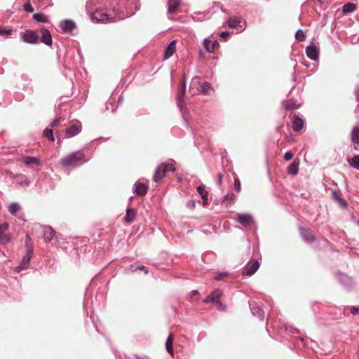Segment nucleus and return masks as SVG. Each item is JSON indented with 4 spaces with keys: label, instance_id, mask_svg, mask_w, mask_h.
Listing matches in <instances>:
<instances>
[{
    "label": "nucleus",
    "instance_id": "1a4fd4ad",
    "mask_svg": "<svg viewBox=\"0 0 359 359\" xmlns=\"http://www.w3.org/2000/svg\"><path fill=\"white\" fill-rule=\"evenodd\" d=\"M60 27L63 33L72 34L73 30L76 28V23L69 19L63 20L60 22Z\"/></svg>",
    "mask_w": 359,
    "mask_h": 359
},
{
    "label": "nucleus",
    "instance_id": "4c0bfd02",
    "mask_svg": "<svg viewBox=\"0 0 359 359\" xmlns=\"http://www.w3.org/2000/svg\"><path fill=\"white\" fill-rule=\"evenodd\" d=\"M43 135L51 142L55 141L53 130L51 128H46L44 129L43 131Z\"/></svg>",
    "mask_w": 359,
    "mask_h": 359
},
{
    "label": "nucleus",
    "instance_id": "bb28decb",
    "mask_svg": "<svg viewBox=\"0 0 359 359\" xmlns=\"http://www.w3.org/2000/svg\"><path fill=\"white\" fill-rule=\"evenodd\" d=\"M166 175V170H163L160 165L155 170L153 180L155 182L161 181Z\"/></svg>",
    "mask_w": 359,
    "mask_h": 359
},
{
    "label": "nucleus",
    "instance_id": "c03bdc74",
    "mask_svg": "<svg viewBox=\"0 0 359 359\" xmlns=\"http://www.w3.org/2000/svg\"><path fill=\"white\" fill-rule=\"evenodd\" d=\"M12 32V29H8L4 27H0V36L11 35Z\"/></svg>",
    "mask_w": 359,
    "mask_h": 359
},
{
    "label": "nucleus",
    "instance_id": "7c9ffc66",
    "mask_svg": "<svg viewBox=\"0 0 359 359\" xmlns=\"http://www.w3.org/2000/svg\"><path fill=\"white\" fill-rule=\"evenodd\" d=\"M226 23L229 28L236 29L240 27L241 20L238 17H230L227 19Z\"/></svg>",
    "mask_w": 359,
    "mask_h": 359
},
{
    "label": "nucleus",
    "instance_id": "b1692460",
    "mask_svg": "<svg viewBox=\"0 0 359 359\" xmlns=\"http://www.w3.org/2000/svg\"><path fill=\"white\" fill-rule=\"evenodd\" d=\"M175 164L176 162L173 159H169L167 163H162L160 164V166L163 168V170H166V173L169 171L175 172Z\"/></svg>",
    "mask_w": 359,
    "mask_h": 359
},
{
    "label": "nucleus",
    "instance_id": "ea45409f",
    "mask_svg": "<svg viewBox=\"0 0 359 359\" xmlns=\"http://www.w3.org/2000/svg\"><path fill=\"white\" fill-rule=\"evenodd\" d=\"M199 88L201 92L206 94L211 89V84L207 81H205L201 84Z\"/></svg>",
    "mask_w": 359,
    "mask_h": 359
},
{
    "label": "nucleus",
    "instance_id": "5701e85b",
    "mask_svg": "<svg viewBox=\"0 0 359 359\" xmlns=\"http://www.w3.org/2000/svg\"><path fill=\"white\" fill-rule=\"evenodd\" d=\"M92 19L96 20L97 22H104L109 18L108 15L103 10H96L92 14Z\"/></svg>",
    "mask_w": 359,
    "mask_h": 359
},
{
    "label": "nucleus",
    "instance_id": "ddd939ff",
    "mask_svg": "<svg viewBox=\"0 0 359 359\" xmlns=\"http://www.w3.org/2000/svg\"><path fill=\"white\" fill-rule=\"evenodd\" d=\"M351 142L353 144L354 150L359 151V126H355L351 130Z\"/></svg>",
    "mask_w": 359,
    "mask_h": 359
},
{
    "label": "nucleus",
    "instance_id": "6e6d98bb",
    "mask_svg": "<svg viewBox=\"0 0 359 359\" xmlns=\"http://www.w3.org/2000/svg\"><path fill=\"white\" fill-rule=\"evenodd\" d=\"M285 330L289 332H291V333H297L299 332V330L297 328L294 327L293 326H290V325L286 326Z\"/></svg>",
    "mask_w": 359,
    "mask_h": 359
},
{
    "label": "nucleus",
    "instance_id": "a19ab883",
    "mask_svg": "<svg viewBox=\"0 0 359 359\" xmlns=\"http://www.w3.org/2000/svg\"><path fill=\"white\" fill-rule=\"evenodd\" d=\"M295 39L298 41H303L306 39V34L302 29H298L295 33Z\"/></svg>",
    "mask_w": 359,
    "mask_h": 359
},
{
    "label": "nucleus",
    "instance_id": "bf43d9fd",
    "mask_svg": "<svg viewBox=\"0 0 359 359\" xmlns=\"http://www.w3.org/2000/svg\"><path fill=\"white\" fill-rule=\"evenodd\" d=\"M340 195L338 194V192L336 191V190H333L332 191V198L335 201L337 197H339Z\"/></svg>",
    "mask_w": 359,
    "mask_h": 359
},
{
    "label": "nucleus",
    "instance_id": "412c9836",
    "mask_svg": "<svg viewBox=\"0 0 359 359\" xmlns=\"http://www.w3.org/2000/svg\"><path fill=\"white\" fill-rule=\"evenodd\" d=\"M204 302L209 303L213 302L219 306H222V303L220 300V294L216 292H211L206 298L204 299Z\"/></svg>",
    "mask_w": 359,
    "mask_h": 359
},
{
    "label": "nucleus",
    "instance_id": "cd10ccee",
    "mask_svg": "<svg viewBox=\"0 0 359 359\" xmlns=\"http://www.w3.org/2000/svg\"><path fill=\"white\" fill-rule=\"evenodd\" d=\"M180 6V0H168V13L172 14Z\"/></svg>",
    "mask_w": 359,
    "mask_h": 359
},
{
    "label": "nucleus",
    "instance_id": "9b49d317",
    "mask_svg": "<svg viewBox=\"0 0 359 359\" xmlns=\"http://www.w3.org/2000/svg\"><path fill=\"white\" fill-rule=\"evenodd\" d=\"M133 192L139 196H144L148 191V186L145 183L136 182L133 188Z\"/></svg>",
    "mask_w": 359,
    "mask_h": 359
},
{
    "label": "nucleus",
    "instance_id": "f03ea898",
    "mask_svg": "<svg viewBox=\"0 0 359 359\" xmlns=\"http://www.w3.org/2000/svg\"><path fill=\"white\" fill-rule=\"evenodd\" d=\"M335 278L340 285L347 291L352 290L355 287V282L353 278L344 272L337 271L335 273Z\"/></svg>",
    "mask_w": 359,
    "mask_h": 359
},
{
    "label": "nucleus",
    "instance_id": "aec40b11",
    "mask_svg": "<svg viewBox=\"0 0 359 359\" xmlns=\"http://www.w3.org/2000/svg\"><path fill=\"white\" fill-rule=\"evenodd\" d=\"M13 179L17 184L22 187H29L30 184L27 176L24 174H16L13 176Z\"/></svg>",
    "mask_w": 359,
    "mask_h": 359
},
{
    "label": "nucleus",
    "instance_id": "20e7f679",
    "mask_svg": "<svg viewBox=\"0 0 359 359\" xmlns=\"http://www.w3.org/2000/svg\"><path fill=\"white\" fill-rule=\"evenodd\" d=\"M82 125L79 121L72 122L65 130V137L69 138L74 137L81 132Z\"/></svg>",
    "mask_w": 359,
    "mask_h": 359
},
{
    "label": "nucleus",
    "instance_id": "69168bd1",
    "mask_svg": "<svg viewBox=\"0 0 359 359\" xmlns=\"http://www.w3.org/2000/svg\"><path fill=\"white\" fill-rule=\"evenodd\" d=\"M222 177H223V175L221 173L218 174V180H217L218 184H221L222 183Z\"/></svg>",
    "mask_w": 359,
    "mask_h": 359
},
{
    "label": "nucleus",
    "instance_id": "0eeeda50",
    "mask_svg": "<svg viewBox=\"0 0 359 359\" xmlns=\"http://www.w3.org/2000/svg\"><path fill=\"white\" fill-rule=\"evenodd\" d=\"M249 306L252 314L257 317L260 320L264 319V312L258 303L254 301L249 302Z\"/></svg>",
    "mask_w": 359,
    "mask_h": 359
},
{
    "label": "nucleus",
    "instance_id": "864d4df0",
    "mask_svg": "<svg viewBox=\"0 0 359 359\" xmlns=\"http://www.w3.org/2000/svg\"><path fill=\"white\" fill-rule=\"evenodd\" d=\"M293 156H294L293 153L292 151H287L284 154L283 158L285 161H289L292 158Z\"/></svg>",
    "mask_w": 359,
    "mask_h": 359
},
{
    "label": "nucleus",
    "instance_id": "c756f323",
    "mask_svg": "<svg viewBox=\"0 0 359 359\" xmlns=\"http://www.w3.org/2000/svg\"><path fill=\"white\" fill-rule=\"evenodd\" d=\"M136 215L137 212L135 209L130 208H127L124 221L126 223L132 222L135 219Z\"/></svg>",
    "mask_w": 359,
    "mask_h": 359
},
{
    "label": "nucleus",
    "instance_id": "338daca9",
    "mask_svg": "<svg viewBox=\"0 0 359 359\" xmlns=\"http://www.w3.org/2000/svg\"><path fill=\"white\" fill-rule=\"evenodd\" d=\"M118 8H116V7H113L112 8V11L114 12V13L117 15L118 14Z\"/></svg>",
    "mask_w": 359,
    "mask_h": 359
},
{
    "label": "nucleus",
    "instance_id": "4be33fe9",
    "mask_svg": "<svg viewBox=\"0 0 359 359\" xmlns=\"http://www.w3.org/2000/svg\"><path fill=\"white\" fill-rule=\"evenodd\" d=\"M8 212L11 215L17 217L19 219L25 221L22 216H18L17 213L21 210V206L16 202L11 203L8 207Z\"/></svg>",
    "mask_w": 359,
    "mask_h": 359
},
{
    "label": "nucleus",
    "instance_id": "dca6fc26",
    "mask_svg": "<svg viewBox=\"0 0 359 359\" xmlns=\"http://www.w3.org/2000/svg\"><path fill=\"white\" fill-rule=\"evenodd\" d=\"M176 43L177 40L173 39L166 46L163 55L165 60L169 59L174 54L176 50Z\"/></svg>",
    "mask_w": 359,
    "mask_h": 359
},
{
    "label": "nucleus",
    "instance_id": "39448f33",
    "mask_svg": "<svg viewBox=\"0 0 359 359\" xmlns=\"http://www.w3.org/2000/svg\"><path fill=\"white\" fill-rule=\"evenodd\" d=\"M32 250L31 249L28 250L26 252V254L22 257V260L20 263V264L15 267V271L16 273H19L26 269L29 265L31 258L32 257Z\"/></svg>",
    "mask_w": 359,
    "mask_h": 359
},
{
    "label": "nucleus",
    "instance_id": "052dcab7",
    "mask_svg": "<svg viewBox=\"0 0 359 359\" xmlns=\"http://www.w3.org/2000/svg\"><path fill=\"white\" fill-rule=\"evenodd\" d=\"M90 319H91V320H92V322H93V325H94V327H95V330L99 332H100V330H99V329H98L97 325V323H95V318H94V316H93V315H92V316H90Z\"/></svg>",
    "mask_w": 359,
    "mask_h": 359
},
{
    "label": "nucleus",
    "instance_id": "c9c22d12",
    "mask_svg": "<svg viewBox=\"0 0 359 359\" xmlns=\"http://www.w3.org/2000/svg\"><path fill=\"white\" fill-rule=\"evenodd\" d=\"M12 236L10 233H0V243L2 245H6L11 242Z\"/></svg>",
    "mask_w": 359,
    "mask_h": 359
},
{
    "label": "nucleus",
    "instance_id": "4d7b16f0",
    "mask_svg": "<svg viewBox=\"0 0 359 359\" xmlns=\"http://www.w3.org/2000/svg\"><path fill=\"white\" fill-rule=\"evenodd\" d=\"M230 33L229 31H223L219 33V36L221 38L224 39V41L229 37Z\"/></svg>",
    "mask_w": 359,
    "mask_h": 359
},
{
    "label": "nucleus",
    "instance_id": "603ef678",
    "mask_svg": "<svg viewBox=\"0 0 359 359\" xmlns=\"http://www.w3.org/2000/svg\"><path fill=\"white\" fill-rule=\"evenodd\" d=\"M9 225L7 222H4L0 224V233H4L6 230H8Z\"/></svg>",
    "mask_w": 359,
    "mask_h": 359
},
{
    "label": "nucleus",
    "instance_id": "e2e57ef3",
    "mask_svg": "<svg viewBox=\"0 0 359 359\" xmlns=\"http://www.w3.org/2000/svg\"><path fill=\"white\" fill-rule=\"evenodd\" d=\"M354 94L355 96L356 101L359 102V88L355 90Z\"/></svg>",
    "mask_w": 359,
    "mask_h": 359
},
{
    "label": "nucleus",
    "instance_id": "680f3d73",
    "mask_svg": "<svg viewBox=\"0 0 359 359\" xmlns=\"http://www.w3.org/2000/svg\"><path fill=\"white\" fill-rule=\"evenodd\" d=\"M318 69V65L313 64V67L311 69V74H309V76H311L312 74L316 72Z\"/></svg>",
    "mask_w": 359,
    "mask_h": 359
},
{
    "label": "nucleus",
    "instance_id": "423d86ee",
    "mask_svg": "<svg viewBox=\"0 0 359 359\" xmlns=\"http://www.w3.org/2000/svg\"><path fill=\"white\" fill-rule=\"evenodd\" d=\"M260 264L257 259L250 263V260L245 264L243 271L242 272L243 276H251L253 275L259 269Z\"/></svg>",
    "mask_w": 359,
    "mask_h": 359
},
{
    "label": "nucleus",
    "instance_id": "9d476101",
    "mask_svg": "<svg viewBox=\"0 0 359 359\" xmlns=\"http://www.w3.org/2000/svg\"><path fill=\"white\" fill-rule=\"evenodd\" d=\"M41 34L39 40L48 46H50L53 44V38L50 32L46 28H41L40 29Z\"/></svg>",
    "mask_w": 359,
    "mask_h": 359
},
{
    "label": "nucleus",
    "instance_id": "e433bc0d",
    "mask_svg": "<svg viewBox=\"0 0 359 359\" xmlns=\"http://www.w3.org/2000/svg\"><path fill=\"white\" fill-rule=\"evenodd\" d=\"M185 92H186V79H185V76H184L182 80L181 88L177 92V97L184 98Z\"/></svg>",
    "mask_w": 359,
    "mask_h": 359
},
{
    "label": "nucleus",
    "instance_id": "de8ad7c7",
    "mask_svg": "<svg viewBox=\"0 0 359 359\" xmlns=\"http://www.w3.org/2000/svg\"><path fill=\"white\" fill-rule=\"evenodd\" d=\"M23 8L27 13H32L34 11L33 7L29 1L24 4Z\"/></svg>",
    "mask_w": 359,
    "mask_h": 359
},
{
    "label": "nucleus",
    "instance_id": "8fccbe9b",
    "mask_svg": "<svg viewBox=\"0 0 359 359\" xmlns=\"http://www.w3.org/2000/svg\"><path fill=\"white\" fill-rule=\"evenodd\" d=\"M234 187L237 192H240L241 189V182L238 178H234Z\"/></svg>",
    "mask_w": 359,
    "mask_h": 359
},
{
    "label": "nucleus",
    "instance_id": "5fc2aeb1",
    "mask_svg": "<svg viewBox=\"0 0 359 359\" xmlns=\"http://www.w3.org/2000/svg\"><path fill=\"white\" fill-rule=\"evenodd\" d=\"M187 205V207L188 208L193 210L195 208L196 202L194 200H189L187 202V205Z\"/></svg>",
    "mask_w": 359,
    "mask_h": 359
},
{
    "label": "nucleus",
    "instance_id": "72a5a7b5",
    "mask_svg": "<svg viewBox=\"0 0 359 359\" xmlns=\"http://www.w3.org/2000/svg\"><path fill=\"white\" fill-rule=\"evenodd\" d=\"M356 10V5L353 3H346L344 5L342 12L344 14L351 13Z\"/></svg>",
    "mask_w": 359,
    "mask_h": 359
},
{
    "label": "nucleus",
    "instance_id": "0e129e2a",
    "mask_svg": "<svg viewBox=\"0 0 359 359\" xmlns=\"http://www.w3.org/2000/svg\"><path fill=\"white\" fill-rule=\"evenodd\" d=\"M135 357L136 359H150L148 356H146V355H144V356L135 355Z\"/></svg>",
    "mask_w": 359,
    "mask_h": 359
},
{
    "label": "nucleus",
    "instance_id": "2f4dec72",
    "mask_svg": "<svg viewBox=\"0 0 359 359\" xmlns=\"http://www.w3.org/2000/svg\"><path fill=\"white\" fill-rule=\"evenodd\" d=\"M22 161L26 165L36 164V165H41V161L35 156H23Z\"/></svg>",
    "mask_w": 359,
    "mask_h": 359
},
{
    "label": "nucleus",
    "instance_id": "a878e982",
    "mask_svg": "<svg viewBox=\"0 0 359 359\" xmlns=\"http://www.w3.org/2000/svg\"><path fill=\"white\" fill-rule=\"evenodd\" d=\"M346 161L349 166L359 170V154H355L352 158L347 157Z\"/></svg>",
    "mask_w": 359,
    "mask_h": 359
},
{
    "label": "nucleus",
    "instance_id": "6ab92c4d",
    "mask_svg": "<svg viewBox=\"0 0 359 359\" xmlns=\"http://www.w3.org/2000/svg\"><path fill=\"white\" fill-rule=\"evenodd\" d=\"M43 241L45 243L50 242L55 236V230L50 226H43Z\"/></svg>",
    "mask_w": 359,
    "mask_h": 359
},
{
    "label": "nucleus",
    "instance_id": "4468645a",
    "mask_svg": "<svg viewBox=\"0 0 359 359\" xmlns=\"http://www.w3.org/2000/svg\"><path fill=\"white\" fill-rule=\"evenodd\" d=\"M283 107L287 110H292L294 109H297L302 105V102L298 100H294L293 98H290L288 100H283L282 102Z\"/></svg>",
    "mask_w": 359,
    "mask_h": 359
},
{
    "label": "nucleus",
    "instance_id": "f704fd0d",
    "mask_svg": "<svg viewBox=\"0 0 359 359\" xmlns=\"http://www.w3.org/2000/svg\"><path fill=\"white\" fill-rule=\"evenodd\" d=\"M33 19L38 22L46 23L48 22V18L41 13H36L33 15Z\"/></svg>",
    "mask_w": 359,
    "mask_h": 359
},
{
    "label": "nucleus",
    "instance_id": "c85d7f7f",
    "mask_svg": "<svg viewBox=\"0 0 359 359\" xmlns=\"http://www.w3.org/2000/svg\"><path fill=\"white\" fill-rule=\"evenodd\" d=\"M173 334H170L165 341V349L170 355H174L173 350Z\"/></svg>",
    "mask_w": 359,
    "mask_h": 359
},
{
    "label": "nucleus",
    "instance_id": "79ce46f5",
    "mask_svg": "<svg viewBox=\"0 0 359 359\" xmlns=\"http://www.w3.org/2000/svg\"><path fill=\"white\" fill-rule=\"evenodd\" d=\"M177 107L180 109V110L181 111V112H183V111L187 107V105H186L184 98L177 97Z\"/></svg>",
    "mask_w": 359,
    "mask_h": 359
},
{
    "label": "nucleus",
    "instance_id": "a211bd4d",
    "mask_svg": "<svg viewBox=\"0 0 359 359\" xmlns=\"http://www.w3.org/2000/svg\"><path fill=\"white\" fill-rule=\"evenodd\" d=\"M304 126V120L297 115H294L292 118V127L294 131L301 130Z\"/></svg>",
    "mask_w": 359,
    "mask_h": 359
},
{
    "label": "nucleus",
    "instance_id": "37998d69",
    "mask_svg": "<svg viewBox=\"0 0 359 359\" xmlns=\"http://www.w3.org/2000/svg\"><path fill=\"white\" fill-rule=\"evenodd\" d=\"M135 11L129 13V11H128L129 8L128 6L126 7V11L128 14L126 17V18L133 16L135 13V12L138 11L140 9V4L138 0L135 2Z\"/></svg>",
    "mask_w": 359,
    "mask_h": 359
},
{
    "label": "nucleus",
    "instance_id": "f8f14e48",
    "mask_svg": "<svg viewBox=\"0 0 359 359\" xmlns=\"http://www.w3.org/2000/svg\"><path fill=\"white\" fill-rule=\"evenodd\" d=\"M235 220L243 226L254 223L253 217L250 213H238Z\"/></svg>",
    "mask_w": 359,
    "mask_h": 359
},
{
    "label": "nucleus",
    "instance_id": "393cba45",
    "mask_svg": "<svg viewBox=\"0 0 359 359\" xmlns=\"http://www.w3.org/2000/svg\"><path fill=\"white\" fill-rule=\"evenodd\" d=\"M197 192L203 199V204L207 205L208 203V192L206 191L204 185H200L197 187Z\"/></svg>",
    "mask_w": 359,
    "mask_h": 359
},
{
    "label": "nucleus",
    "instance_id": "49530a36",
    "mask_svg": "<svg viewBox=\"0 0 359 359\" xmlns=\"http://www.w3.org/2000/svg\"><path fill=\"white\" fill-rule=\"evenodd\" d=\"M229 275V273L228 272H226V271H222V272H219L217 273V275L214 277V280H223L225 277H226L227 276Z\"/></svg>",
    "mask_w": 359,
    "mask_h": 359
},
{
    "label": "nucleus",
    "instance_id": "09e8293b",
    "mask_svg": "<svg viewBox=\"0 0 359 359\" xmlns=\"http://www.w3.org/2000/svg\"><path fill=\"white\" fill-rule=\"evenodd\" d=\"M133 266H131V270L133 271H136L137 270H142L144 271V273L147 274L148 273L149 271L147 269V268L146 266H144V265H139L137 266H136L135 268L133 269Z\"/></svg>",
    "mask_w": 359,
    "mask_h": 359
},
{
    "label": "nucleus",
    "instance_id": "7ed1b4c3",
    "mask_svg": "<svg viewBox=\"0 0 359 359\" xmlns=\"http://www.w3.org/2000/svg\"><path fill=\"white\" fill-rule=\"evenodd\" d=\"M20 40L24 43L36 45L39 43L40 36L39 34L32 29H26L20 34Z\"/></svg>",
    "mask_w": 359,
    "mask_h": 359
},
{
    "label": "nucleus",
    "instance_id": "f257e3e1",
    "mask_svg": "<svg viewBox=\"0 0 359 359\" xmlns=\"http://www.w3.org/2000/svg\"><path fill=\"white\" fill-rule=\"evenodd\" d=\"M84 154L80 151H75L61 158L60 163L65 167H77L87 161H83Z\"/></svg>",
    "mask_w": 359,
    "mask_h": 359
},
{
    "label": "nucleus",
    "instance_id": "6e6552de",
    "mask_svg": "<svg viewBox=\"0 0 359 359\" xmlns=\"http://www.w3.org/2000/svg\"><path fill=\"white\" fill-rule=\"evenodd\" d=\"M319 53V48L313 43L309 45L306 48V54L307 57L314 62L318 61Z\"/></svg>",
    "mask_w": 359,
    "mask_h": 359
},
{
    "label": "nucleus",
    "instance_id": "58836bf2",
    "mask_svg": "<svg viewBox=\"0 0 359 359\" xmlns=\"http://www.w3.org/2000/svg\"><path fill=\"white\" fill-rule=\"evenodd\" d=\"M236 196L233 193L227 194L224 196L223 202H226L229 204L235 203Z\"/></svg>",
    "mask_w": 359,
    "mask_h": 359
},
{
    "label": "nucleus",
    "instance_id": "13d9d810",
    "mask_svg": "<svg viewBox=\"0 0 359 359\" xmlns=\"http://www.w3.org/2000/svg\"><path fill=\"white\" fill-rule=\"evenodd\" d=\"M350 311L353 315L357 314L359 311V306L358 307L354 306H351L350 309Z\"/></svg>",
    "mask_w": 359,
    "mask_h": 359
},
{
    "label": "nucleus",
    "instance_id": "774afa93",
    "mask_svg": "<svg viewBox=\"0 0 359 359\" xmlns=\"http://www.w3.org/2000/svg\"><path fill=\"white\" fill-rule=\"evenodd\" d=\"M198 294V290H193V291H191V296H194V295H196V294Z\"/></svg>",
    "mask_w": 359,
    "mask_h": 359
},
{
    "label": "nucleus",
    "instance_id": "a18cd8bd",
    "mask_svg": "<svg viewBox=\"0 0 359 359\" xmlns=\"http://www.w3.org/2000/svg\"><path fill=\"white\" fill-rule=\"evenodd\" d=\"M335 201L339 204V205L342 208H347V206H348L347 201L343 197H341V196L337 197V198Z\"/></svg>",
    "mask_w": 359,
    "mask_h": 359
},
{
    "label": "nucleus",
    "instance_id": "2eb2a0df",
    "mask_svg": "<svg viewBox=\"0 0 359 359\" xmlns=\"http://www.w3.org/2000/svg\"><path fill=\"white\" fill-rule=\"evenodd\" d=\"M203 46L207 52L211 53L215 48H219L220 45L217 40L211 41L209 38H205L203 40Z\"/></svg>",
    "mask_w": 359,
    "mask_h": 359
},
{
    "label": "nucleus",
    "instance_id": "f3484780",
    "mask_svg": "<svg viewBox=\"0 0 359 359\" xmlns=\"http://www.w3.org/2000/svg\"><path fill=\"white\" fill-rule=\"evenodd\" d=\"M300 233H301L302 238L304 239V241L306 243H311L314 242V241L316 239L315 236L312 234V233L309 229L301 228Z\"/></svg>",
    "mask_w": 359,
    "mask_h": 359
},
{
    "label": "nucleus",
    "instance_id": "473e14b6",
    "mask_svg": "<svg viewBox=\"0 0 359 359\" xmlns=\"http://www.w3.org/2000/svg\"><path fill=\"white\" fill-rule=\"evenodd\" d=\"M299 171V161H294L287 168V172L288 174L291 175H297Z\"/></svg>",
    "mask_w": 359,
    "mask_h": 359
},
{
    "label": "nucleus",
    "instance_id": "3c124183",
    "mask_svg": "<svg viewBox=\"0 0 359 359\" xmlns=\"http://www.w3.org/2000/svg\"><path fill=\"white\" fill-rule=\"evenodd\" d=\"M60 121L61 118L60 117L55 118L51 121V123H50V126L51 128H55L60 124Z\"/></svg>",
    "mask_w": 359,
    "mask_h": 359
}]
</instances>
